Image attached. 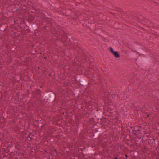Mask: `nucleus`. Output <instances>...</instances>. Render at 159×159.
<instances>
[{"instance_id": "3", "label": "nucleus", "mask_w": 159, "mask_h": 159, "mask_svg": "<svg viewBox=\"0 0 159 159\" xmlns=\"http://www.w3.org/2000/svg\"><path fill=\"white\" fill-rule=\"evenodd\" d=\"M149 115H148V117H149Z\"/></svg>"}, {"instance_id": "1", "label": "nucleus", "mask_w": 159, "mask_h": 159, "mask_svg": "<svg viewBox=\"0 0 159 159\" xmlns=\"http://www.w3.org/2000/svg\"><path fill=\"white\" fill-rule=\"evenodd\" d=\"M113 53L114 55L115 56V57H116L118 58L119 57V55L117 52H114Z\"/></svg>"}, {"instance_id": "2", "label": "nucleus", "mask_w": 159, "mask_h": 159, "mask_svg": "<svg viewBox=\"0 0 159 159\" xmlns=\"http://www.w3.org/2000/svg\"><path fill=\"white\" fill-rule=\"evenodd\" d=\"M110 51L112 53H114V51H113V49L111 48V47H110Z\"/></svg>"}]
</instances>
